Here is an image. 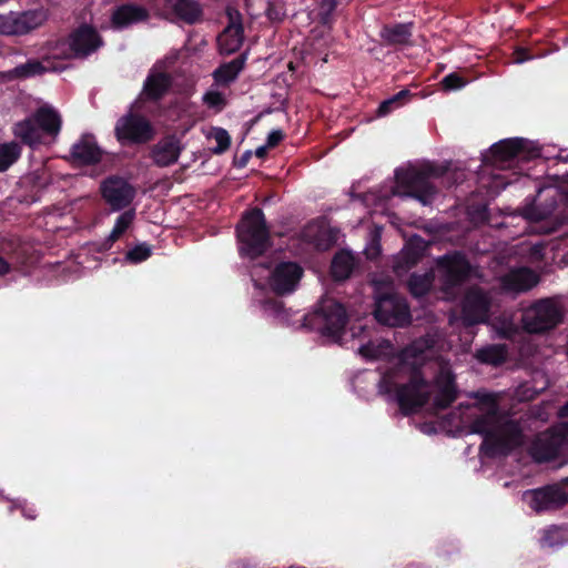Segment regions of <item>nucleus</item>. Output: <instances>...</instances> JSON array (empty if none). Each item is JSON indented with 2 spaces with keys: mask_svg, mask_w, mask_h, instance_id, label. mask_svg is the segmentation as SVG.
<instances>
[{
  "mask_svg": "<svg viewBox=\"0 0 568 568\" xmlns=\"http://www.w3.org/2000/svg\"><path fill=\"white\" fill-rule=\"evenodd\" d=\"M526 141L523 139H508L494 144L490 149L491 161L496 166H503L521 154Z\"/></svg>",
  "mask_w": 568,
  "mask_h": 568,
  "instance_id": "412c9836",
  "label": "nucleus"
},
{
  "mask_svg": "<svg viewBox=\"0 0 568 568\" xmlns=\"http://www.w3.org/2000/svg\"><path fill=\"white\" fill-rule=\"evenodd\" d=\"M21 154V148L16 142L0 144V172L7 171Z\"/></svg>",
  "mask_w": 568,
  "mask_h": 568,
  "instance_id": "4c0bfd02",
  "label": "nucleus"
},
{
  "mask_svg": "<svg viewBox=\"0 0 568 568\" xmlns=\"http://www.w3.org/2000/svg\"><path fill=\"white\" fill-rule=\"evenodd\" d=\"M395 176L396 184L392 195L414 197L427 205L433 202L437 193L433 179L444 178L452 185L464 181L466 175L460 169L452 170L449 166L425 163L420 166L397 170Z\"/></svg>",
  "mask_w": 568,
  "mask_h": 568,
  "instance_id": "f03ea898",
  "label": "nucleus"
},
{
  "mask_svg": "<svg viewBox=\"0 0 568 568\" xmlns=\"http://www.w3.org/2000/svg\"><path fill=\"white\" fill-rule=\"evenodd\" d=\"M443 89L446 91L458 90L465 85V81L456 73H450L442 80Z\"/></svg>",
  "mask_w": 568,
  "mask_h": 568,
  "instance_id": "a18cd8bd",
  "label": "nucleus"
},
{
  "mask_svg": "<svg viewBox=\"0 0 568 568\" xmlns=\"http://www.w3.org/2000/svg\"><path fill=\"white\" fill-rule=\"evenodd\" d=\"M471 398L477 400V404L487 407V412H496L497 413V400L494 394L486 392H475L470 395Z\"/></svg>",
  "mask_w": 568,
  "mask_h": 568,
  "instance_id": "79ce46f5",
  "label": "nucleus"
},
{
  "mask_svg": "<svg viewBox=\"0 0 568 568\" xmlns=\"http://www.w3.org/2000/svg\"><path fill=\"white\" fill-rule=\"evenodd\" d=\"M476 359L481 364L500 365L507 361V348L500 344H490L477 349Z\"/></svg>",
  "mask_w": 568,
  "mask_h": 568,
  "instance_id": "473e14b6",
  "label": "nucleus"
},
{
  "mask_svg": "<svg viewBox=\"0 0 568 568\" xmlns=\"http://www.w3.org/2000/svg\"><path fill=\"white\" fill-rule=\"evenodd\" d=\"M50 68L38 60H29L8 72L11 79H27L47 72Z\"/></svg>",
  "mask_w": 568,
  "mask_h": 568,
  "instance_id": "72a5a7b5",
  "label": "nucleus"
},
{
  "mask_svg": "<svg viewBox=\"0 0 568 568\" xmlns=\"http://www.w3.org/2000/svg\"><path fill=\"white\" fill-rule=\"evenodd\" d=\"M540 277L538 273L528 267H518L511 270L501 284H538Z\"/></svg>",
  "mask_w": 568,
  "mask_h": 568,
  "instance_id": "c9c22d12",
  "label": "nucleus"
},
{
  "mask_svg": "<svg viewBox=\"0 0 568 568\" xmlns=\"http://www.w3.org/2000/svg\"><path fill=\"white\" fill-rule=\"evenodd\" d=\"M336 4H337V1L336 0H322V3H321V16H322V22L323 23H328L329 22V19H331V16L333 13V11L335 10L336 8Z\"/></svg>",
  "mask_w": 568,
  "mask_h": 568,
  "instance_id": "de8ad7c7",
  "label": "nucleus"
},
{
  "mask_svg": "<svg viewBox=\"0 0 568 568\" xmlns=\"http://www.w3.org/2000/svg\"><path fill=\"white\" fill-rule=\"evenodd\" d=\"M410 98L409 90H402L392 98L383 101L378 108V114L379 115H386L392 110L402 106L405 104Z\"/></svg>",
  "mask_w": 568,
  "mask_h": 568,
  "instance_id": "58836bf2",
  "label": "nucleus"
},
{
  "mask_svg": "<svg viewBox=\"0 0 568 568\" xmlns=\"http://www.w3.org/2000/svg\"><path fill=\"white\" fill-rule=\"evenodd\" d=\"M374 316L378 324L387 327H406L412 322L407 300L396 293L376 296Z\"/></svg>",
  "mask_w": 568,
  "mask_h": 568,
  "instance_id": "423d86ee",
  "label": "nucleus"
},
{
  "mask_svg": "<svg viewBox=\"0 0 568 568\" xmlns=\"http://www.w3.org/2000/svg\"><path fill=\"white\" fill-rule=\"evenodd\" d=\"M181 151V142L175 136H166L153 146L152 159L158 166H169L178 161Z\"/></svg>",
  "mask_w": 568,
  "mask_h": 568,
  "instance_id": "a211bd4d",
  "label": "nucleus"
},
{
  "mask_svg": "<svg viewBox=\"0 0 568 568\" xmlns=\"http://www.w3.org/2000/svg\"><path fill=\"white\" fill-rule=\"evenodd\" d=\"M134 216H135V213L132 210L125 211L124 213L119 215V217L115 221L113 230L111 231L106 241L103 243L104 250H109L112 246V244L121 237V235L132 224Z\"/></svg>",
  "mask_w": 568,
  "mask_h": 568,
  "instance_id": "f704fd0d",
  "label": "nucleus"
},
{
  "mask_svg": "<svg viewBox=\"0 0 568 568\" xmlns=\"http://www.w3.org/2000/svg\"><path fill=\"white\" fill-rule=\"evenodd\" d=\"M412 37L410 23L385 26L381 31V38L388 44H406Z\"/></svg>",
  "mask_w": 568,
  "mask_h": 568,
  "instance_id": "2f4dec72",
  "label": "nucleus"
},
{
  "mask_svg": "<svg viewBox=\"0 0 568 568\" xmlns=\"http://www.w3.org/2000/svg\"><path fill=\"white\" fill-rule=\"evenodd\" d=\"M13 132L17 138L28 145L40 143L43 133L33 116L17 123Z\"/></svg>",
  "mask_w": 568,
  "mask_h": 568,
  "instance_id": "bb28decb",
  "label": "nucleus"
},
{
  "mask_svg": "<svg viewBox=\"0 0 568 568\" xmlns=\"http://www.w3.org/2000/svg\"><path fill=\"white\" fill-rule=\"evenodd\" d=\"M203 101L209 108H213L219 111L222 110L225 105L224 95L217 91L206 92L203 97Z\"/></svg>",
  "mask_w": 568,
  "mask_h": 568,
  "instance_id": "c03bdc74",
  "label": "nucleus"
},
{
  "mask_svg": "<svg viewBox=\"0 0 568 568\" xmlns=\"http://www.w3.org/2000/svg\"><path fill=\"white\" fill-rule=\"evenodd\" d=\"M382 252L381 247V234L378 230H375L372 234L369 243L366 245L364 253L368 260H375Z\"/></svg>",
  "mask_w": 568,
  "mask_h": 568,
  "instance_id": "37998d69",
  "label": "nucleus"
},
{
  "mask_svg": "<svg viewBox=\"0 0 568 568\" xmlns=\"http://www.w3.org/2000/svg\"><path fill=\"white\" fill-rule=\"evenodd\" d=\"M526 497H529V508L536 514L558 510L568 504V494L559 484L545 485L540 488L528 490L526 491Z\"/></svg>",
  "mask_w": 568,
  "mask_h": 568,
  "instance_id": "9d476101",
  "label": "nucleus"
},
{
  "mask_svg": "<svg viewBox=\"0 0 568 568\" xmlns=\"http://www.w3.org/2000/svg\"><path fill=\"white\" fill-rule=\"evenodd\" d=\"M561 485H562V486H568V477H567V478L561 479Z\"/></svg>",
  "mask_w": 568,
  "mask_h": 568,
  "instance_id": "e2e57ef3",
  "label": "nucleus"
},
{
  "mask_svg": "<svg viewBox=\"0 0 568 568\" xmlns=\"http://www.w3.org/2000/svg\"><path fill=\"white\" fill-rule=\"evenodd\" d=\"M529 59H530V57L528 55L526 49L520 48L515 51V62L516 63H523Z\"/></svg>",
  "mask_w": 568,
  "mask_h": 568,
  "instance_id": "864d4df0",
  "label": "nucleus"
},
{
  "mask_svg": "<svg viewBox=\"0 0 568 568\" xmlns=\"http://www.w3.org/2000/svg\"><path fill=\"white\" fill-rule=\"evenodd\" d=\"M348 315L343 303L323 296L315 311L304 315L303 326L324 337L338 341L345 333Z\"/></svg>",
  "mask_w": 568,
  "mask_h": 568,
  "instance_id": "7ed1b4c3",
  "label": "nucleus"
},
{
  "mask_svg": "<svg viewBox=\"0 0 568 568\" xmlns=\"http://www.w3.org/2000/svg\"><path fill=\"white\" fill-rule=\"evenodd\" d=\"M490 298L479 286H470L462 302V322L464 327H474L489 318Z\"/></svg>",
  "mask_w": 568,
  "mask_h": 568,
  "instance_id": "1a4fd4ad",
  "label": "nucleus"
},
{
  "mask_svg": "<svg viewBox=\"0 0 568 568\" xmlns=\"http://www.w3.org/2000/svg\"><path fill=\"white\" fill-rule=\"evenodd\" d=\"M497 333H499L501 338H514L516 326L511 322H503L501 326L497 327Z\"/></svg>",
  "mask_w": 568,
  "mask_h": 568,
  "instance_id": "8fccbe9b",
  "label": "nucleus"
},
{
  "mask_svg": "<svg viewBox=\"0 0 568 568\" xmlns=\"http://www.w3.org/2000/svg\"><path fill=\"white\" fill-rule=\"evenodd\" d=\"M394 352V344L388 339L382 338L377 341H369L364 343L361 348H358V353L365 359L368 361H377L385 356L390 355Z\"/></svg>",
  "mask_w": 568,
  "mask_h": 568,
  "instance_id": "c756f323",
  "label": "nucleus"
},
{
  "mask_svg": "<svg viewBox=\"0 0 568 568\" xmlns=\"http://www.w3.org/2000/svg\"><path fill=\"white\" fill-rule=\"evenodd\" d=\"M541 248H542L541 244H537V245L534 246V251H535L536 254L539 253Z\"/></svg>",
  "mask_w": 568,
  "mask_h": 568,
  "instance_id": "680f3d73",
  "label": "nucleus"
},
{
  "mask_svg": "<svg viewBox=\"0 0 568 568\" xmlns=\"http://www.w3.org/2000/svg\"><path fill=\"white\" fill-rule=\"evenodd\" d=\"M537 155H538L537 151H534V153L531 154V156H537Z\"/></svg>",
  "mask_w": 568,
  "mask_h": 568,
  "instance_id": "69168bd1",
  "label": "nucleus"
},
{
  "mask_svg": "<svg viewBox=\"0 0 568 568\" xmlns=\"http://www.w3.org/2000/svg\"><path fill=\"white\" fill-rule=\"evenodd\" d=\"M101 193L112 211H120L131 204L136 192L125 179L110 176L102 182Z\"/></svg>",
  "mask_w": 568,
  "mask_h": 568,
  "instance_id": "ddd939ff",
  "label": "nucleus"
},
{
  "mask_svg": "<svg viewBox=\"0 0 568 568\" xmlns=\"http://www.w3.org/2000/svg\"><path fill=\"white\" fill-rule=\"evenodd\" d=\"M560 417H568V400L567 404L562 405V407L559 410Z\"/></svg>",
  "mask_w": 568,
  "mask_h": 568,
  "instance_id": "13d9d810",
  "label": "nucleus"
},
{
  "mask_svg": "<svg viewBox=\"0 0 568 568\" xmlns=\"http://www.w3.org/2000/svg\"><path fill=\"white\" fill-rule=\"evenodd\" d=\"M22 517L27 519H34L37 517L36 509L32 507H28L27 505L21 506Z\"/></svg>",
  "mask_w": 568,
  "mask_h": 568,
  "instance_id": "5fc2aeb1",
  "label": "nucleus"
},
{
  "mask_svg": "<svg viewBox=\"0 0 568 568\" xmlns=\"http://www.w3.org/2000/svg\"><path fill=\"white\" fill-rule=\"evenodd\" d=\"M560 159L564 160V161H567L568 156H565V158L560 156Z\"/></svg>",
  "mask_w": 568,
  "mask_h": 568,
  "instance_id": "338daca9",
  "label": "nucleus"
},
{
  "mask_svg": "<svg viewBox=\"0 0 568 568\" xmlns=\"http://www.w3.org/2000/svg\"><path fill=\"white\" fill-rule=\"evenodd\" d=\"M297 286H256L255 297L260 300L265 311L280 314L284 310L281 298L293 294Z\"/></svg>",
  "mask_w": 568,
  "mask_h": 568,
  "instance_id": "f3484780",
  "label": "nucleus"
},
{
  "mask_svg": "<svg viewBox=\"0 0 568 568\" xmlns=\"http://www.w3.org/2000/svg\"><path fill=\"white\" fill-rule=\"evenodd\" d=\"M71 155L77 163L94 164L101 160L102 152L92 135H83L73 144Z\"/></svg>",
  "mask_w": 568,
  "mask_h": 568,
  "instance_id": "4be33fe9",
  "label": "nucleus"
},
{
  "mask_svg": "<svg viewBox=\"0 0 568 568\" xmlns=\"http://www.w3.org/2000/svg\"><path fill=\"white\" fill-rule=\"evenodd\" d=\"M148 17L149 13L144 8L133 4H124L113 12L112 22L119 28H124L132 23L144 21Z\"/></svg>",
  "mask_w": 568,
  "mask_h": 568,
  "instance_id": "b1692460",
  "label": "nucleus"
},
{
  "mask_svg": "<svg viewBox=\"0 0 568 568\" xmlns=\"http://www.w3.org/2000/svg\"><path fill=\"white\" fill-rule=\"evenodd\" d=\"M568 443V428H554L534 443V457L539 460L556 458L564 445Z\"/></svg>",
  "mask_w": 568,
  "mask_h": 568,
  "instance_id": "4468645a",
  "label": "nucleus"
},
{
  "mask_svg": "<svg viewBox=\"0 0 568 568\" xmlns=\"http://www.w3.org/2000/svg\"><path fill=\"white\" fill-rule=\"evenodd\" d=\"M239 251L242 256L255 258L271 245L270 231L261 209L247 212L237 226Z\"/></svg>",
  "mask_w": 568,
  "mask_h": 568,
  "instance_id": "20e7f679",
  "label": "nucleus"
},
{
  "mask_svg": "<svg viewBox=\"0 0 568 568\" xmlns=\"http://www.w3.org/2000/svg\"><path fill=\"white\" fill-rule=\"evenodd\" d=\"M244 67V60L242 58H237L232 60L231 62L223 64L214 72V78L216 82L227 84L231 81L235 80L240 71Z\"/></svg>",
  "mask_w": 568,
  "mask_h": 568,
  "instance_id": "e433bc0d",
  "label": "nucleus"
},
{
  "mask_svg": "<svg viewBox=\"0 0 568 568\" xmlns=\"http://www.w3.org/2000/svg\"><path fill=\"white\" fill-rule=\"evenodd\" d=\"M562 322V313L550 300H539L523 312L524 331L530 334L547 333Z\"/></svg>",
  "mask_w": 568,
  "mask_h": 568,
  "instance_id": "0eeeda50",
  "label": "nucleus"
},
{
  "mask_svg": "<svg viewBox=\"0 0 568 568\" xmlns=\"http://www.w3.org/2000/svg\"><path fill=\"white\" fill-rule=\"evenodd\" d=\"M114 131L122 143H145L152 140L154 134L151 123L144 116L134 113L121 116Z\"/></svg>",
  "mask_w": 568,
  "mask_h": 568,
  "instance_id": "9b49d317",
  "label": "nucleus"
},
{
  "mask_svg": "<svg viewBox=\"0 0 568 568\" xmlns=\"http://www.w3.org/2000/svg\"><path fill=\"white\" fill-rule=\"evenodd\" d=\"M244 30L226 27L217 38L220 51L224 54H231L237 51L244 39Z\"/></svg>",
  "mask_w": 568,
  "mask_h": 568,
  "instance_id": "7c9ffc66",
  "label": "nucleus"
},
{
  "mask_svg": "<svg viewBox=\"0 0 568 568\" xmlns=\"http://www.w3.org/2000/svg\"><path fill=\"white\" fill-rule=\"evenodd\" d=\"M211 136L216 142V146L212 149L214 154H222L230 148L231 136L226 130L222 128H215L212 130Z\"/></svg>",
  "mask_w": 568,
  "mask_h": 568,
  "instance_id": "ea45409f",
  "label": "nucleus"
},
{
  "mask_svg": "<svg viewBox=\"0 0 568 568\" xmlns=\"http://www.w3.org/2000/svg\"><path fill=\"white\" fill-rule=\"evenodd\" d=\"M523 432L513 419H508L499 426L494 434L483 437L479 450L487 458L506 457L515 448L521 446Z\"/></svg>",
  "mask_w": 568,
  "mask_h": 568,
  "instance_id": "39448f33",
  "label": "nucleus"
},
{
  "mask_svg": "<svg viewBox=\"0 0 568 568\" xmlns=\"http://www.w3.org/2000/svg\"><path fill=\"white\" fill-rule=\"evenodd\" d=\"M69 45L74 58H85L102 45V39L94 28L83 24L70 34Z\"/></svg>",
  "mask_w": 568,
  "mask_h": 568,
  "instance_id": "2eb2a0df",
  "label": "nucleus"
},
{
  "mask_svg": "<svg viewBox=\"0 0 568 568\" xmlns=\"http://www.w3.org/2000/svg\"><path fill=\"white\" fill-rule=\"evenodd\" d=\"M43 10H30L22 13L9 12L0 14V34L2 36H22L45 21Z\"/></svg>",
  "mask_w": 568,
  "mask_h": 568,
  "instance_id": "f8f14e48",
  "label": "nucleus"
},
{
  "mask_svg": "<svg viewBox=\"0 0 568 568\" xmlns=\"http://www.w3.org/2000/svg\"><path fill=\"white\" fill-rule=\"evenodd\" d=\"M171 12L187 24L203 20V8L196 0H164Z\"/></svg>",
  "mask_w": 568,
  "mask_h": 568,
  "instance_id": "aec40b11",
  "label": "nucleus"
},
{
  "mask_svg": "<svg viewBox=\"0 0 568 568\" xmlns=\"http://www.w3.org/2000/svg\"><path fill=\"white\" fill-rule=\"evenodd\" d=\"M425 250V242L419 236H414L405 244L399 253L393 257L392 268L395 274L402 275L408 272L420 258Z\"/></svg>",
  "mask_w": 568,
  "mask_h": 568,
  "instance_id": "dca6fc26",
  "label": "nucleus"
},
{
  "mask_svg": "<svg viewBox=\"0 0 568 568\" xmlns=\"http://www.w3.org/2000/svg\"><path fill=\"white\" fill-rule=\"evenodd\" d=\"M477 271L460 253L446 254L436 261L435 267L426 274L427 282L443 281L444 284H457L470 280Z\"/></svg>",
  "mask_w": 568,
  "mask_h": 568,
  "instance_id": "6e6552de",
  "label": "nucleus"
},
{
  "mask_svg": "<svg viewBox=\"0 0 568 568\" xmlns=\"http://www.w3.org/2000/svg\"><path fill=\"white\" fill-rule=\"evenodd\" d=\"M9 0H0V6H2L3 3L8 2Z\"/></svg>",
  "mask_w": 568,
  "mask_h": 568,
  "instance_id": "0e129e2a",
  "label": "nucleus"
},
{
  "mask_svg": "<svg viewBox=\"0 0 568 568\" xmlns=\"http://www.w3.org/2000/svg\"><path fill=\"white\" fill-rule=\"evenodd\" d=\"M455 286H442L440 290L443 294H449V291L454 290Z\"/></svg>",
  "mask_w": 568,
  "mask_h": 568,
  "instance_id": "052dcab7",
  "label": "nucleus"
},
{
  "mask_svg": "<svg viewBox=\"0 0 568 568\" xmlns=\"http://www.w3.org/2000/svg\"><path fill=\"white\" fill-rule=\"evenodd\" d=\"M501 294H521L532 290V286H499Z\"/></svg>",
  "mask_w": 568,
  "mask_h": 568,
  "instance_id": "3c124183",
  "label": "nucleus"
},
{
  "mask_svg": "<svg viewBox=\"0 0 568 568\" xmlns=\"http://www.w3.org/2000/svg\"><path fill=\"white\" fill-rule=\"evenodd\" d=\"M501 424L498 423L496 412H487L473 419L469 424V433L486 437L497 432Z\"/></svg>",
  "mask_w": 568,
  "mask_h": 568,
  "instance_id": "c85d7f7f",
  "label": "nucleus"
},
{
  "mask_svg": "<svg viewBox=\"0 0 568 568\" xmlns=\"http://www.w3.org/2000/svg\"><path fill=\"white\" fill-rule=\"evenodd\" d=\"M304 270L296 262H282L272 272L274 284H297Z\"/></svg>",
  "mask_w": 568,
  "mask_h": 568,
  "instance_id": "a878e982",
  "label": "nucleus"
},
{
  "mask_svg": "<svg viewBox=\"0 0 568 568\" xmlns=\"http://www.w3.org/2000/svg\"><path fill=\"white\" fill-rule=\"evenodd\" d=\"M359 270V257L348 250L337 252L331 264V272L336 281H346Z\"/></svg>",
  "mask_w": 568,
  "mask_h": 568,
  "instance_id": "6ab92c4d",
  "label": "nucleus"
},
{
  "mask_svg": "<svg viewBox=\"0 0 568 568\" xmlns=\"http://www.w3.org/2000/svg\"><path fill=\"white\" fill-rule=\"evenodd\" d=\"M268 148H270V146H267V144H266V145H263V146L257 148V149H256V151H255V155H256L257 158H263V156L266 154V152H267V149H268Z\"/></svg>",
  "mask_w": 568,
  "mask_h": 568,
  "instance_id": "4d7b16f0",
  "label": "nucleus"
},
{
  "mask_svg": "<svg viewBox=\"0 0 568 568\" xmlns=\"http://www.w3.org/2000/svg\"><path fill=\"white\" fill-rule=\"evenodd\" d=\"M430 385H433L435 393L433 405L437 410L449 408L460 394L456 384V375L447 365L440 366L433 383L425 379L420 365L413 364L409 368L407 383L396 384L392 382L388 375H385L378 387H381L383 394L395 393L402 414L410 416L429 403Z\"/></svg>",
  "mask_w": 568,
  "mask_h": 568,
  "instance_id": "f257e3e1",
  "label": "nucleus"
},
{
  "mask_svg": "<svg viewBox=\"0 0 568 568\" xmlns=\"http://www.w3.org/2000/svg\"><path fill=\"white\" fill-rule=\"evenodd\" d=\"M226 16H227V20H229V23L226 27H233L235 29H243L242 14L237 9H235L233 7H227Z\"/></svg>",
  "mask_w": 568,
  "mask_h": 568,
  "instance_id": "49530a36",
  "label": "nucleus"
},
{
  "mask_svg": "<svg viewBox=\"0 0 568 568\" xmlns=\"http://www.w3.org/2000/svg\"><path fill=\"white\" fill-rule=\"evenodd\" d=\"M302 239L320 251H325L333 244L329 231L318 223L307 224L302 232Z\"/></svg>",
  "mask_w": 568,
  "mask_h": 568,
  "instance_id": "393cba45",
  "label": "nucleus"
},
{
  "mask_svg": "<svg viewBox=\"0 0 568 568\" xmlns=\"http://www.w3.org/2000/svg\"><path fill=\"white\" fill-rule=\"evenodd\" d=\"M11 266L2 256H0V276L9 273Z\"/></svg>",
  "mask_w": 568,
  "mask_h": 568,
  "instance_id": "6e6d98bb",
  "label": "nucleus"
},
{
  "mask_svg": "<svg viewBox=\"0 0 568 568\" xmlns=\"http://www.w3.org/2000/svg\"><path fill=\"white\" fill-rule=\"evenodd\" d=\"M151 246L145 243H142L129 250L125 254V258L131 263H140L148 260L151 256Z\"/></svg>",
  "mask_w": 568,
  "mask_h": 568,
  "instance_id": "a19ab883",
  "label": "nucleus"
},
{
  "mask_svg": "<svg viewBox=\"0 0 568 568\" xmlns=\"http://www.w3.org/2000/svg\"><path fill=\"white\" fill-rule=\"evenodd\" d=\"M250 156H251V152L250 151L245 152L241 159V165H245Z\"/></svg>",
  "mask_w": 568,
  "mask_h": 568,
  "instance_id": "bf43d9fd",
  "label": "nucleus"
},
{
  "mask_svg": "<svg viewBox=\"0 0 568 568\" xmlns=\"http://www.w3.org/2000/svg\"><path fill=\"white\" fill-rule=\"evenodd\" d=\"M283 138H284V134L281 130H274L268 134L266 144H267V146L273 148L277 143H280Z\"/></svg>",
  "mask_w": 568,
  "mask_h": 568,
  "instance_id": "603ef678",
  "label": "nucleus"
},
{
  "mask_svg": "<svg viewBox=\"0 0 568 568\" xmlns=\"http://www.w3.org/2000/svg\"><path fill=\"white\" fill-rule=\"evenodd\" d=\"M171 83L168 73L152 70L144 81L142 94L148 100H159L168 92Z\"/></svg>",
  "mask_w": 568,
  "mask_h": 568,
  "instance_id": "5701e85b",
  "label": "nucleus"
},
{
  "mask_svg": "<svg viewBox=\"0 0 568 568\" xmlns=\"http://www.w3.org/2000/svg\"><path fill=\"white\" fill-rule=\"evenodd\" d=\"M436 287L435 286H408L409 294L417 300H423L428 296Z\"/></svg>",
  "mask_w": 568,
  "mask_h": 568,
  "instance_id": "09e8293b",
  "label": "nucleus"
},
{
  "mask_svg": "<svg viewBox=\"0 0 568 568\" xmlns=\"http://www.w3.org/2000/svg\"><path fill=\"white\" fill-rule=\"evenodd\" d=\"M33 119L44 133L51 135L59 133L61 128V118L54 109L50 106L40 108L34 113Z\"/></svg>",
  "mask_w": 568,
  "mask_h": 568,
  "instance_id": "cd10ccee",
  "label": "nucleus"
}]
</instances>
